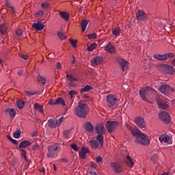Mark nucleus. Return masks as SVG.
Masks as SVG:
<instances>
[{"label": "nucleus", "mask_w": 175, "mask_h": 175, "mask_svg": "<svg viewBox=\"0 0 175 175\" xmlns=\"http://www.w3.org/2000/svg\"><path fill=\"white\" fill-rule=\"evenodd\" d=\"M89 111L90 110L86 104L79 102L78 106L75 107L74 113L79 118H87Z\"/></svg>", "instance_id": "f257e3e1"}, {"label": "nucleus", "mask_w": 175, "mask_h": 175, "mask_svg": "<svg viewBox=\"0 0 175 175\" xmlns=\"http://www.w3.org/2000/svg\"><path fill=\"white\" fill-rule=\"evenodd\" d=\"M64 116L61 117L59 120L55 118H51L47 121V125L49 128L51 129H55L57 126H59L62 122H64Z\"/></svg>", "instance_id": "f03ea898"}, {"label": "nucleus", "mask_w": 175, "mask_h": 175, "mask_svg": "<svg viewBox=\"0 0 175 175\" xmlns=\"http://www.w3.org/2000/svg\"><path fill=\"white\" fill-rule=\"evenodd\" d=\"M152 91L154 92V94H157V92H155V90H153L152 88H151V87L147 86L145 87L142 89H141L139 90V95L142 98V99H143V100H144V102H147V96H148V95H150V94L152 93Z\"/></svg>", "instance_id": "7ed1b4c3"}, {"label": "nucleus", "mask_w": 175, "mask_h": 175, "mask_svg": "<svg viewBox=\"0 0 175 175\" xmlns=\"http://www.w3.org/2000/svg\"><path fill=\"white\" fill-rule=\"evenodd\" d=\"M105 126L107 128V131L109 133H113L116 129L120 126V122L118 121H110L108 120L106 122Z\"/></svg>", "instance_id": "20e7f679"}, {"label": "nucleus", "mask_w": 175, "mask_h": 175, "mask_svg": "<svg viewBox=\"0 0 175 175\" xmlns=\"http://www.w3.org/2000/svg\"><path fill=\"white\" fill-rule=\"evenodd\" d=\"M135 143H138V144H141L142 146H148L150 144V139L147 135L142 133L139 136L137 137L135 139Z\"/></svg>", "instance_id": "39448f33"}, {"label": "nucleus", "mask_w": 175, "mask_h": 175, "mask_svg": "<svg viewBox=\"0 0 175 175\" xmlns=\"http://www.w3.org/2000/svg\"><path fill=\"white\" fill-rule=\"evenodd\" d=\"M48 153L46 154V157L48 158H54V157H57V154L58 152V144H55L54 145H51L47 148Z\"/></svg>", "instance_id": "423d86ee"}, {"label": "nucleus", "mask_w": 175, "mask_h": 175, "mask_svg": "<svg viewBox=\"0 0 175 175\" xmlns=\"http://www.w3.org/2000/svg\"><path fill=\"white\" fill-rule=\"evenodd\" d=\"M107 103L109 107H114L118 103V98L114 95L109 94L107 96Z\"/></svg>", "instance_id": "0eeeda50"}, {"label": "nucleus", "mask_w": 175, "mask_h": 175, "mask_svg": "<svg viewBox=\"0 0 175 175\" xmlns=\"http://www.w3.org/2000/svg\"><path fill=\"white\" fill-rule=\"evenodd\" d=\"M159 91L164 95H170L174 91V88H170L169 85L164 84L159 88Z\"/></svg>", "instance_id": "6e6552de"}, {"label": "nucleus", "mask_w": 175, "mask_h": 175, "mask_svg": "<svg viewBox=\"0 0 175 175\" xmlns=\"http://www.w3.org/2000/svg\"><path fill=\"white\" fill-rule=\"evenodd\" d=\"M159 117L161 121L164 122V124H170V114L167 112L163 111L159 113Z\"/></svg>", "instance_id": "1a4fd4ad"}, {"label": "nucleus", "mask_w": 175, "mask_h": 175, "mask_svg": "<svg viewBox=\"0 0 175 175\" xmlns=\"http://www.w3.org/2000/svg\"><path fill=\"white\" fill-rule=\"evenodd\" d=\"M116 62L118 64H119V65L121 66L123 72H124L126 70V69H128V68H129V63L126 60H125L121 57L117 58Z\"/></svg>", "instance_id": "9d476101"}, {"label": "nucleus", "mask_w": 175, "mask_h": 175, "mask_svg": "<svg viewBox=\"0 0 175 175\" xmlns=\"http://www.w3.org/2000/svg\"><path fill=\"white\" fill-rule=\"evenodd\" d=\"M135 122L139 128L143 129L146 128V122L144 121V118L142 116H137L135 118Z\"/></svg>", "instance_id": "9b49d317"}, {"label": "nucleus", "mask_w": 175, "mask_h": 175, "mask_svg": "<svg viewBox=\"0 0 175 175\" xmlns=\"http://www.w3.org/2000/svg\"><path fill=\"white\" fill-rule=\"evenodd\" d=\"M104 61L103 57L97 56L94 57L91 61V64L92 66H98V65H100Z\"/></svg>", "instance_id": "f8f14e48"}, {"label": "nucleus", "mask_w": 175, "mask_h": 175, "mask_svg": "<svg viewBox=\"0 0 175 175\" xmlns=\"http://www.w3.org/2000/svg\"><path fill=\"white\" fill-rule=\"evenodd\" d=\"M111 167L113 170L114 173H121L122 172V167L118 163H111Z\"/></svg>", "instance_id": "ddd939ff"}, {"label": "nucleus", "mask_w": 175, "mask_h": 175, "mask_svg": "<svg viewBox=\"0 0 175 175\" xmlns=\"http://www.w3.org/2000/svg\"><path fill=\"white\" fill-rule=\"evenodd\" d=\"M95 131L97 134L105 135V124L103 123H98L95 126Z\"/></svg>", "instance_id": "4468645a"}, {"label": "nucleus", "mask_w": 175, "mask_h": 175, "mask_svg": "<svg viewBox=\"0 0 175 175\" xmlns=\"http://www.w3.org/2000/svg\"><path fill=\"white\" fill-rule=\"evenodd\" d=\"M88 144L90 147L92 148V150H96L97 148H99L100 150V144H99V142L96 139H90L88 142Z\"/></svg>", "instance_id": "2eb2a0df"}, {"label": "nucleus", "mask_w": 175, "mask_h": 175, "mask_svg": "<svg viewBox=\"0 0 175 175\" xmlns=\"http://www.w3.org/2000/svg\"><path fill=\"white\" fill-rule=\"evenodd\" d=\"M147 17V14L144 11H139L136 14V20H138V21H146Z\"/></svg>", "instance_id": "dca6fc26"}, {"label": "nucleus", "mask_w": 175, "mask_h": 175, "mask_svg": "<svg viewBox=\"0 0 175 175\" xmlns=\"http://www.w3.org/2000/svg\"><path fill=\"white\" fill-rule=\"evenodd\" d=\"M156 101L159 109L166 110V109L169 107V105H167V103L162 101V100H160L159 98H158V97H156Z\"/></svg>", "instance_id": "f3484780"}, {"label": "nucleus", "mask_w": 175, "mask_h": 175, "mask_svg": "<svg viewBox=\"0 0 175 175\" xmlns=\"http://www.w3.org/2000/svg\"><path fill=\"white\" fill-rule=\"evenodd\" d=\"M105 50L111 54H114V53H116V46H114V45H113L111 42H109L107 45L105 46Z\"/></svg>", "instance_id": "a211bd4d"}, {"label": "nucleus", "mask_w": 175, "mask_h": 175, "mask_svg": "<svg viewBox=\"0 0 175 175\" xmlns=\"http://www.w3.org/2000/svg\"><path fill=\"white\" fill-rule=\"evenodd\" d=\"M87 154H90L88 148L82 147L81 152H79L80 158H81V159H85V158H87Z\"/></svg>", "instance_id": "6ab92c4d"}, {"label": "nucleus", "mask_w": 175, "mask_h": 175, "mask_svg": "<svg viewBox=\"0 0 175 175\" xmlns=\"http://www.w3.org/2000/svg\"><path fill=\"white\" fill-rule=\"evenodd\" d=\"M32 28L36 31H42L44 28V25L42 24V21H38L37 23H33Z\"/></svg>", "instance_id": "aec40b11"}, {"label": "nucleus", "mask_w": 175, "mask_h": 175, "mask_svg": "<svg viewBox=\"0 0 175 175\" xmlns=\"http://www.w3.org/2000/svg\"><path fill=\"white\" fill-rule=\"evenodd\" d=\"M124 163L127 165L129 167H133V159L129 157V155H127L126 158L124 160Z\"/></svg>", "instance_id": "412c9836"}, {"label": "nucleus", "mask_w": 175, "mask_h": 175, "mask_svg": "<svg viewBox=\"0 0 175 175\" xmlns=\"http://www.w3.org/2000/svg\"><path fill=\"white\" fill-rule=\"evenodd\" d=\"M59 14L60 17L62 18H63V20H64L65 21H68L69 17H70V15L69 14H68L66 12H64V11H60L59 12Z\"/></svg>", "instance_id": "4be33fe9"}, {"label": "nucleus", "mask_w": 175, "mask_h": 175, "mask_svg": "<svg viewBox=\"0 0 175 175\" xmlns=\"http://www.w3.org/2000/svg\"><path fill=\"white\" fill-rule=\"evenodd\" d=\"M159 139L161 142V143H162L163 142L164 143H169V140H170V137H169L166 134H163L161 135V136L159 137Z\"/></svg>", "instance_id": "5701e85b"}, {"label": "nucleus", "mask_w": 175, "mask_h": 175, "mask_svg": "<svg viewBox=\"0 0 175 175\" xmlns=\"http://www.w3.org/2000/svg\"><path fill=\"white\" fill-rule=\"evenodd\" d=\"M31 144L29 141L24 140L19 144L18 148H27V147H29V146H31Z\"/></svg>", "instance_id": "b1692460"}, {"label": "nucleus", "mask_w": 175, "mask_h": 175, "mask_svg": "<svg viewBox=\"0 0 175 175\" xmlns=\"http://www.w3.org/2000/svg\"><path fill=\"white\" fill-rule=\"evenodd\" d=\"M88 23H90L89 20L83 19L81 22V27L82 28V32H85V29H87V26L88 25Z\"/></svg>", "instance_id": "393cba45"}, {"label": "nucleus", "mask_w": 175, "mask_h": 175, "mask_svg": "<svg viewBox=\"0 0 175 175\" xmlns=\"http://www.w3.org/2000/svg\"><path fill=\"white\" fill-rule=\"evenodd\" d=\"M174 72V68L173 66L166 64L165 75H173Z\"/></svg>", "instance_id": "a878e982"}, {"label": "nucleus", "mask_w": 175, "mask_h": 175, "mask_svg": "<svg viewBox=\"0 0 175 175\" xmlns=\"http://www.w3.org/2000/svg\"><path fill=\"white\" fill-rule=\"evenodd\" d=\"M85 129L87 131V132L92 133V132H94V126L92 124H91V122H88L85 126Z\"/></svg>", "instance_id": "bb28decb"}, {"label": "nucleus", "mask_w": 175, "mask_h": 175, "mask_svg": "<svg viewBox=\"0 0 175 175\" xmlns=\"http://www.w3.org/2000/svg\"><path fill=\"white\" fill-rule=\"evenodd\" d=\"M131 133L133 136L137 139V137H139V136L141 135L143 133H142V131L139 129H131Z\"/></svg>", "instance_id": "cd10ccee"}, {"label": "nucleus", "mask_w": 175, "mask_h": 175, "mask_svg": "<svg viewBox=\"0 0 175 175\" xmlns=\"http://www.w3.org/2000/svg\"><path fill=\"white\" fill-rule=\"evenodd\" d=\"M103 135L104 134H98L96 136V140L98 142V144H100V148H102L103 147Z\"/></svg>", "instance_id": "c85d7f7f"}, {"label": "nucleus", "mask_w": 175, "mask_h": 175, "mask_svg": "<svg viewBox=\"0 0 175 175\" xmlns=\"http://www.w3.org/2000/svg\"><path fill=\"white\" fill-rule=\"evenodd\" d=\"M8 32V26L5 23H3L0 25V33L1 35H5Z\"/></svg>", "instance_id": "c756f323"}, {"label": "nucleus", "mask_w": 175, "mask_h": 175, "mask_svg": "<svg viewBox=\"0 0 175 175\" xmlns=\"http://www.w3.org/2000/svg\"><path fill=\"white\" fill-rule=\"evenodd\" d=\"M153 57L157 61H165V55L155 54L153 55Z\"/></svg>", "instance_id": "7c9ffc66"}, {"label": "nucleus", "mask_w": 175, "mask_h": 175, "mask_svg": "<svg viewBox=\"0 0 175 175\" xmlns=\"http://www.w3.org/2000/svg\"><path fill=\"white\" fill-rule=\"evenodd\" d=\"M34 109H36V110H38V111L42 113V114L43 113H44V111H43V106L39 105V103L34 104Z\"/></svg>", "instance_id": "2f4dec72"}, {"label": "nucleus", "mask_w": 175, "mask_h": 175, "mask_svg": "<svg viewBox=\"0 0 175 175\" xmlns=\"http://www.w3.org/2000/svg\"><path fill=\"white\" fill-rule=\"evenodd\" d=\"M121 32V29L119 27H116L115 29H112L113 35L116 36V38H118L120 36V33Z\"/></svg>", "instance_id": "473e14b6"}, {"label": "nucleus", "mask_w": 175, "mask_h": 175, "mask_svg": "<svg viewBox=\"0 0 175 175\" xmlns=\"http://www.w3.org/2000/svg\"><path fill=\"white\" fill-rule=\"evenodd\" d=\"M6 111L9 113L11 118H13L16 116V109L14 108L8 109Z\"/></svg>", "instance_id": "72a5a7b5"}, {"label": "nucleus", "mask_w": 175, "mask_h": 175, "mask_svg": "<svg viewBox=\"0 0 175 175\" xmlns=\"http://www.w3.org/2000/svg\"><path fill=\"white\" fill-rule=\"evenodd\" d=\"M158 69L160 70V72H162V73L166 75V64H159L158 66Z\"/></svg>", "instance_id": "f704fd0d"}, {"label": "nucleus", "mask_w": 175, "mask_h": 175, "mask_svg": "<svg viewBox=\"0 0 175 175\" xmlns=\"http://www.w3.org/2000/svg\"><path fill=\"white\" fill-rule=\"evenodd\" d=\"M94 90V88H92L90 85H86L83 88L81 89V92H88V91H91Z\"/></svg>", "instance_id": "c9c22d12"}, {"label": "nucleus", "mask_w": 175, "mask_h": 175, "mask_svg": "<svg viewBox=\"0 0 175 175\" xmlns=\"http://www.w3.org/2000/svg\"><path fill=\"white\" fill-rule=\"evenodd\" d=\"M37 80L38 81V83H40L41 84H42L43 85H44V84H46V78L42 77V75H39L37 77Z\"/></svg>", "instance_id": "e433bc0d"}, {"label": "nucleus", "mask_w": 175, "mask_h": 175, "mask_svg": "<svg viewBox=\"0 0 175 175\" xmlns=\"http://www.w3.org/2000/svg\"><path fill=\"white\" fill-rule=\"evenodd\" d=\"M56 105H62V106H66V104L65 103V100L62 98H59L57 100H55Z\"/></svg>", "instance_id": "4c0bfd02"}, {"label": "nucleus", "mask_w": 175, "mask_h": 175, "mask_svg": "<svg viewBox=\"0 0 175 175\" xmlns=\"http://www.w3.org/2000/svg\"><path fill=\"white\" fill-rule=\"evenodd\" d=\"M164 57H165V61L167 59H169V58H170L172 59L174 58V53H167L166 54H164Z\"/></svg>", "instance_id": "58836bf2"}, {"label": "nucleus", "mask_w": 175, "mask_h": 175, "mask_svg": "<svg viewBox=\"0 0 175 175\" xmlns=\"http://www.w3.org/2000/svg\"><path fill=\"white\" fill-rule=\"evenodd\" d=\"M69 42L71 44V46H72V47L74 49H77V40H73L72 38H69Z\"/></svg>", "instance_id": "ea45409f"}, {"label": "nucleus", "mask_w": 175, "mask_h": 175, "mask_svg": "<svg viewBox=\"0 0 175 175\" xmlns=\"http://www.w3.org/2000/svg\"><path fill=\"white\" fill-rule=\"evenodd\" d=\"M57 35L60 40H65L66 39V35L62 32H57Z\"/></svg>", "instance_id": "a19ab883"}, {"label": "nucleus", "mask_w": 175, "mask_h": 175, "mask_svg": "<svg viewBox=\"0 0 175 175\" xmlns=\"http://www.w3.org/2000/svg\"><path fill=\"white\" fill-rule=\"evenodd\" d=\"M16 105H17V107L19 109H23V107H24V105H25V102L23 100H19L16 102Z\"/></svg>", "instance_id": "79ce46f5"}, {"label": "nucleus", "mask_w": 175, "mask_h": 175, "mask_svg": "<svg viewBox=\"0 0 175 175\" xmlns=\"http://www.w3.org/2000/svg\"><path fill=\"white\" fill-rule=\"evenodd\" d=\"M98 47V44L96 43H92L90 46H88V51H92L93 50H95V48Z\"/></svg>", "instance_id": "37998d69"}, {"label": "nucleus", "mask_w": 175, "mask_h": 175, "mask_svg": "<svg viewBox=\"0 0 175 175\" xmlns=\"http://www.w3.org/2000/svg\"><path fill=\"white\" fill-rule=\"evenodd\" d=\"M21 135V131H20V129H19L16 132L14 133L13 136L14 139H18Z\"/></svg>", "instance_id": "c03bdc74"}, {"label": "nucleus", "mask_w": 175, "mask_h": 175, "mask_svg": "<svg viewBox=\"0 0 175 175\" xmlns=\"http://www.w3.org/2000/svg\"><path fill=\"white\" fill-rule=\"evenodd\" d=\"M34 16L36 17H43V16H44V12H43L42 10H40L38 12L35 13Z\"/></svg>", "instance_id": "a18cd8bd"}, {"label": "nucleus", "mask_w": 175, "mask_h": 175, "mask_svg": "<svg viewBox=\"0 0 175 175\" xmlns=\"http://www.w3.org/2000/svg\"><path fill=\"white\" fill-rule=\"evenodd\" d=\"M66 77L68 79L69 81H70V83H73V81H77V79L72 77V75H67Z\"/></svg>", "instance_id": "49530a36"}, {"label": "nucleus", "mask_w": 175, "mask_h": 175, "mask_svg": "<svg viewBox=\"0 0 175 175\" xmlns=\"http://www.w3.org/2000/svg\"><path fill=\"white\" fill-rule=\"evenodd\" d=\"M41 8H42V9H50V3H41Z\"/></svg>", "instance_id": "de8ad7c7"}, {"label": "nucleus", "mask_w": 175, "mask_h": 175, "mask_svg": "<svg viewBox=\"0 0 175 175\" xmlns=\"http://www.w3.org/2000/svg\"><path fill=\"white\" fill-rule=\"evenodd\" d=\"M26 95H27V96H31L33 95H36V94H38V92H31V91H28L26 90L25 92Z\"/></svg>", "instance_id": "09e8293b"}, {"label": "nucleus", "mask_w": 175, "mask_h": 175, "mask_svg": "<svg viewBox=\"0 0 175 175\" xmlns=\"http://www.w3.org/2000/svg\"><path fill=\"white\" fill-rule=\"evenodd\" d=\"M39 147L40 146H39V144H38V142H35V144L32 145L31 150L33 151H36V150H38Z\"/></svg>", "instance_id": "8fccbe9b"}, {"label": "nucleus", "mask_w": 175, "mask_h": 175, "mask_svg": "<svg viewBox=\"0 0 175 175\" xmlns=\"http://www.w3.org/2000/svg\"><path fill=\"white\" fill-rule=\"evenodd\" d=\"M69 133H70V130H66L63 132V137H64V139H68Z\"/></svg>", "instance_id": "3c124183"}, {"label": "nucleus", "mask_w": 175, "mask_h": 175, "mask_svg": "<svg viewBox=\"0 0 175 175\" xmlns=\"http://www.w3.org/2000/svg\"><path fill=\"white\" fill-rule=\"evenodd\" d=\"M69 95L71 98H75V95H77V92H76L75 90H71L69 92Z\"/></svg>", "instance_id": "603ef678"}, {"label": "nucleus", "mask_w": 175, "mask_h": 175, "mask_svg": "<svg viewBox=\"0 0 175 175\" xmlns=\"http://www.w3.org/2000/svg\"><path fill=\"white\" fill-rule=\"evenodd\" d=\"M88 39H96V33H90L88 36Z\"/></svg>", "instance_id": "864d4df0"}, {"label": "nucleus", "mask_w": 175, "mask_h": 175, "mask_svg": "<svg viewBox=\"0 0 175 175\" xmlns=\"http://www.w3.org/2000/svg\"><path fill=\"white\" fill-rule=\"evenodd\" d=\"M16 36H21V35H23V30L18 29L16 30Z\"/></svg>", "instance_id": "5fc2aeb1"}, {"label": "nucleus", "mask_w": 175, "mask_h": 175, "mask_svg": "<svg viewBox=\"0 0 175 175\" xmlns=\"http://www.w3.org/2000/svg\"><path fill=\"white\" fill-rule=\"evenodd\" d=\"M70 147H71V148L75 150V151H79V147L77 146V145L76 144H71Z\"/></svg>", "instance_id": "6e6d98bb"}, {"label": "nucleus", "mask_w": 175, "mask_h": 175, "mask_svg": "<svg viewBox=\"0 0 175 175\" xmlns=\"http://www.w3.org/2000/svg\"><path fill=\"white\" fill-rule=\"evenodd\" d=\"M19 57H21V58H22V59H25V60L28 59V55H27L21 54L19 55Z\"/></svg>", "instance_id": "4d7b16f0"}, {"label": "nucleus", "mask_w": 175, "mask_h": 175, "mask_svg": "<svg viewBox=\"0 0 175 175\" xmlns=\"http://www.w3.org/2000/svg\"><path fill=\"white\" fill-rule=\"evenodd\" d=\"M9 140H10V142H12L14 144H17V140L12 138L11 137H8Z\"/></svg>", "instance_id": "13d9d810"}, {"label": "nucleus", "mask_w": 175, "mask_h": 175, "mask_svg": "<svg viewBox=\"0 0 175 175\" xmlns=\"http://www.w3.org/2000/svg\"><path fill=\"white\" fill-rule=\"evenodd\" d=\"M8 8H9L10 9H11V12L12 13H15L16 12V8H14V7H12V5H8Z\"/></svg>", "instance_id": "bf43d9fd"}, {"label": "nucleus", "mask_w": 175, "mask_h": 175, "mask_svg": "<svg viewBox=\"0 0 175 175\" xmlns=\"http://www.w3.org/2000/svg\"><path fill=\"white\" fill-rule=\"evenodd\" d=\"M49 105L54 106V105H57V103L55 101L54 102V100L53 99H51L49 101Z\"/></svg>", "instance_id": "052dcab7"}, {"label": "nucleus", "mask_w": 175, "mask_h": 175, "mask_svg": "<svg viewBox=\"0 0 175 175\" xmlns=\"http://www.w3.org/2000/svg\"><path fill=\"white\" fill-rule=\"evenodd\" d=\"M96 162H102V161H103V159L102 158V157H97L96 158Z\"/></svg>", "instance_id": "680f3d73"}, {"label": "nucleus", "mask_w": 175, "mask_h": 175, "mask_svg": "<svg viewBox=\"0 0 175 175\" xmlns=\"http://www.w3.org/2000/svg\"><path fill=\"white\" fill-rule=\"evenodd\" d=\"M21 157H24V156L27 155L25 150H21Z\"/></svg>", "instance_id": "e2e57ef3"}, {"label": "nucleus", "mask_w": 175, "mask_h": 175, "mask_svg": "<svg viewBox=\"0 0 175 175\" xmlns=\"http://www.w3.org/2000/svg\"><path fill=\"white\" fill-rule=\"evenodd\" d=\"M62 65L61 64V63L58 62L56 65V68L57 69H61Z\"/></svg>", "instance_id": "0e129e2a"}, {"label": "nucleus", "mask_w": 175, "mask_h": 175, "mask_svg": "<svg viewBox=\"0 0 175 175\" xmlns=\"http://www.w3.org/2000/svg\"><path fill=\"white\" fill-rule=\"evenodd\" d=\"M60 162H64V163H68V159H65V158H63L60 160Z\"/></svg>", "instance_id": "69168bd1"}, {"label": "nucleus", "mask_w": 175, "mask_h": 175, "mask_svg": "<svg viewBox=\"0 0 175 175\" xmlns=\"http://www.w3.org/2000/svg\"><path fill=\"white\" fill-rule=\"evenodd\" d=\"M31 136L32 137H36V136H38L36 131H34L33 133H32Z\"/></svg>", "instance_id": "338daca9"}, {"label": "nucleus", "mask_w": 175, "mask_h": 175, "mask_svg": "<svg viewBox=\"0 0 175 175\" xmlns=\"http://www.w3.org/2000/svg\"><path fill=\"white\" fill-rule=\"evenodd\" d=\"M172 65L173 66H175V59H172Z\"/></svg>", "instance_id": "774afa93"}]
</instances>
